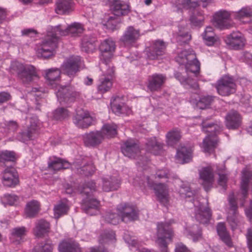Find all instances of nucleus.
<instances>
[{
  "instance_id": "f257e3e1",
  "label": "nucleus",
  "mask_w": 252,
  "mask_h": 252,
  "mask_svg": "<svg viewBox=\"0 0 252 252\" xmlns=\"http://www.w3.org/2000/svg\"><path fill=\"white\" fill-rule=\"evenodd\" d=\"M83 25L79 23L74 22L67 28L62 25L50 27L48 28L45 37L36 47V54L38 57L48 59L54 55L58 48L60 36H65L70 34L72 36H79L83 32Z\"/></svg>"
},
{
  "instance_id": "f03ea898",
  "label": "nucleus",
  "mask_w": 252,
  "mask_h": 252,
  "mask_svg": "<svg viewBox=\"0 0 252 252\" xmlns=\"http://www.w3.org/2000/svg\"><path fill=\"white\" fill-rule=\"evenodd\" d=\"M202 130L209 134L203 140V147L205 153H211L216 147L218 142L217 136L222 130V124L220 121L208 122L204 120L201 123Z\"/></svg>"
},
{
  "instance_id": "7ed1b4c3",
  "label": "nucleus",
  "mask_w": 252,
  "mask_h": 252,
  "mask_svg": "<svg viewBox=\"0 0 252 252\" xmlns=\"http://www.w3.org/2000/svg\"><path fill=\"white\" fill-rule=\"evenodd\" d=\"M138 215V210L136 209L135 206H121L118 209L117 214L109 212L103 217L107 222L116 225L120 221L127 223L137 220Z\"/></svg>"
},
{
  "instance_id": "20e7f679",
  "label": "nucleus",
  "mask_w": 252,
  "mask_h": 252,
  "mask_svg": "<svg viewBox=\"0 0 252 252\" xmlns=\"http://www.w3.org/2000/svg\"><path fill=\"white\" fill-rule=\"evenodd\" d=\"M175 60L179 64L185 65L187 72H192L195 76L199 74L200 63L192 50L182 51L176 57Z\"/></svg>"
},
{
  "instance_id": "39448f33",
  "label": "nucleus",
  "mask_w": 252,
  "mask_h": 252,
  "mask_svg": "<svg viewBox=\"0 0 252 252\" xmlns=\"http://www.w3.org/2000/svg\"><path fill=\"white\" fill-rule=\"evenodd\" d=\"M169 222L158 223L157 225V239L156 243L161 249V252H169L168 250V242L171 241L173 236V231L170 226Z\"/></svg>"
},
{
  "instance_id": "423d86ee",
  "label": "nucleus",
  "mask_w": 252,
  "mask_h": 252,
  "mask_svg": "<svg viewBox=\"0 0 252 252\" xmlns=\"http://www.w3.org/2000/svg\"><path fill=\"white\" fill-rule=\"evenodd\" d=\"M214 87L221 96H227L235 93L237 85L234 78L229 75H224L217 80Z\"/></svg>"
},
{
  "instance_id": "0eeeda50",
  "label": "nucleus",
  "mask_w": 252,
  "mask_h": 252,
  "mask_svg": "<svg viewBox=\"0 0 252 252\" xmlns=\"http://www.w3.org/2000/svg\"><path fill=\"white\" fill-rule=\"evenodd\" d=\"M16 70L18 77L24 84H29L37 77L36 68L32 65L23 64L19 63L13 66Z\"/></svg>"
},
{
  "instance_id": "6e6552de",
  "label": "nucleus",
  "mask_w": 252,
  "mask_h": 252,
  "mask_svg": "<svg viewBox=\"0 0 252 252\" xmlns=\"http://www.w3.org/2000/svg\"><path fill=\"white\" fill-rule=\"evenodd\" d=\"M95 183L90 181L85 182L79 187V191L82 197V205H99V201L94 198L93 191L95 189Z\"/></svg>"
},
{
  "instance_id": "1a4fd4ad",
  "label": "nucleus",
  "mask_w": 252,
  "mask_h": 252,
  "mask_svg": "<svg viewBox=\"0 0 252 252\" xmlns=\"http://www.w3.org/2000/svg\"><path fill=\"white\" fill-rule=\"evenodd\" d=\"M140 31L133 26L126 28L120 39V42L124 47L129 48L135 46L140 37Z\"/></svg>"
},
{
  "instance_id": "9d476101",
  "label": "nucleus",
  "mask_w": 252,
  "mask_h": 252,
  "mask_svg": "<svg viewBox=\"0 0 252 252\" xmlns=\"http://www.w3.org/2000/svg\"><path fill=\"white\" fill-rule=\"evenodd\" d=\"M82 63L81 57H71L63 63L61 66L62 72L70 78H73L80 71Z\"/></svg>"
},
{
  "instance_id": "9b49d317",
  "label": "nucleus",
  "mask_w": 252,
  "mask_h": 252,
  "mask_svg": "<svg viewBox=\"0 0 252 252\" xmlns=\"http://www.w3.org/2000/svg\"><path fill=\"white\" fill-rule=\"evenodd\" d=\"M56 95L60 103L69 105L79 97L80 94L71 87L64 86L59 89Z\"/></svg>"
},
{
  "instance_id": "f8f14e48",
  "label": "nucleus",
  "mask_w": 252,
  "mask_h": 252,
  "mask_svg": "<svg viewBox=\"0 0 252 252\" xmlns=\"http://www.w3.org/2000/svg\"><path fill=\"white\" fill-rule=\"evenodd\" d=\"M1 182L4 187L15 188L19 184V174L13 166L7 167L1 173Z\"/></svg>"
},
{
  "instance_id": "ddd939ff",
  "label": "nucleus",
  "mask_w": 252,
  "mask_h": 252,
  "mask_svg": "<svg viewBox=\"0 0 252 252\" xmlns=\"http://www.w3.org/2000/svg\"><path fill=\"white\" fill-rule=\"evenodd\" d=\"M167 77L165 74L155 73L148 76L146 81L147 89L151 92H160L166 82Z\"/></svg>"
},
{
  "instance_id": "4468645a",
  "label": "nucleus",
  "mask_w": 252,
  "mask_h": 252,
  "mask_svg": "<svg viewBox=\"0 0 252 252\" xmlns=\"http://www.w3.org/2000/svg\"><path fill=\"white\" fill-rule=\"evenodd\" d=\"M115 48V43L111 38L105 39L99 45V49L101 53L100 59L106 65L109 64Z\"/></svg>"
},
{
  "instance_id": "2eb2a0df",
  "label": "nucleus",
  "mask_w": 252,
  "mask_h": 252,
  "mask_svg": "<svg viewBox=\"0 0 252 252\" xmlns=\"http://www.w3.org/2000/svg\"><path fill=\"white\" fill-rule=\"evenodd\" d=\"M166 48V43L163 40L158 39L153 41L146 49L147 58L151 60L158 59L165 54Z\"/></svg>"
},
{
  "instance_id": "dca6fc26",
  "label": "nucleus",
  "mask_w": 252,
  "mask_h": 252,
  "mask_svg": "<svg viewBox=\"0 0 252 252\" xmlns=\"http://www.w3.org/2000/svg\"><path fill=\"white\" fill-rule=\"evenodd\" d=\"M121 150L123 154L130 158H135L140 153V146L138 142L129 139L121 145Z\"/></svg>"
},
{
  "instance_id": "f3484780",
  "label": "nucleus",
  "mask_w": 252,
  "mask_h": 252,
  "mask_svg": "<svg viewBox=\"0 0 252 252\" xmlns=\"http://www.w3.org/2000/svg\"><path fill=\"white\" fill-rule=\"evenodd\" d=\"M231 13L225 10H220L214 15V25L220 29H228L232 27L230 20Z\"/></svg>"
},
{
  "instance_id": "a211bd4d",
  "label": "nucleus",
  "mask_w": 252,
  "mask_h": 252,
  "mask_svg": "<svg viewBox=\"0 0 252 252\" xmlns=\"http://www.w3.org/2000/svg\"><path fill=\"white\" fill-rule=\"evenodd\" d=\"M30 125L27 128L19 133L18 138L21 141L25 142L33 139L38 133L39 126L36 119L32 118L30 119Z\"/></svg>"
},
{
  "instance_id": "6ab92c4d",
  "label": "nucleus",
  "mask_w": 252,
  "mask_h": 252,
  "mask_svg": "<svg viewBox=\"0 0 252 252\" xmlns=\"http://www.w3.org/2000/svg\"><path fill=\"white\" fill-rule=\"evenodd\" d=\"M110 10L117 17L126 16L129 12L128 5L120 0H108Z\"/></svg>"
},
{
  "instance_id": "aec40b11",
  "label": "nucleus",
  "mask_w": 252,
  "mask_h": 252,
  "mask_svg": "<svg viewBox=\"0 0 252 252\" xmlns=\"http://www.w3.org/2000/svg\"><path fill=\"white\" fill-rule=\"evenodd\" d=\"M227 220L232 230L240 227L244 224L243 218L237 211V206H230Z\"/></svg>"
},
{
  "instance_id": "412c9836",
  "label": "nucleus",
  "mask_w": 252,
  "mask_h": 252,
  "mask_svg": "<svg viewBox=\"0 0 252 252\" xmlns=\"http://www.w3.org/2000/svg\"><path fill=\"white\" fill-rule=\"evenodd\" d=\"M73 166L76 169L78 174L84 176H92L95 170V168L92 161H86L84 159L74 162Z\"/></svg>"
},
{
  "instance_id": "4be33fe9",
  "label": "nucleus",
  "mask_w": 252,
  "mask_h": 252,
  "mask_svg": "<svg viewBox=\"0 0 252 252\" xmlns=\"http://www.w3.org/2000/svg\"><path fill=\"white\" fill-rule=\"evenodd\" d=\"M74 124L79 128H87L93 122V118L89 113L83 110H78L73 118Z\"/></svg>"
},
{
  "instance_id": "5701e85b",
  "label": "nucleus",
  "mask_w": 252,
  "mask_h": 252,
  "mask_svg": "<svg viewBox=\"0 0 252 252\" xmlns=\"http://www.w3.org/2000/svg\"><path fill=\"white\" fill-rule=\"evenodd\" d=\"M147 184L149 187L153 188L160 202H164L167 200L168 191L166 185L163 183L155 184L151 182L150 177L146 178Z\"/></svg>"
},
{
  "instance_id": "b1692460",
  "label": "nucleus",
  "mask_w": 252,
  "mask_h": 252,
  "mask_svg": "<svg viewBox=\"0 0 252 252\" xmlns=\"http://www.w3.org/2000/svg\"><path fill=\"white\" fill-rule=\"evenodd\" d=\"M48 168L55 172L68 169L70 166V163L67 160L56 156L49 158L47 162Z\"/></svg>"
},
{
  "instance_id": "393cba45",
  "label": "nucleus",
  "mask_w": 252,
  "mask_h": 252,
  "mask_svg": "<svg viewBox=\"0 0 252 252\" xmlns=\"http://www.w3.org/2000/svg\"><path fill=\"white\" fill-rule=\"evenodd\" d=\"M225 43L233 49H240L245 45V39L242 33L239 32H233L227 35Z\"/></svg>"
},
{
  "instance_id": "a878e982",
  "label": "nucleus",
  "mask_w": 252,
  "mask_h": 252,
  "mask_svg": "<svg viewBox=\"0 0 252 252\" xmlns=\"http://www.w3.org/2000/svg\"><path fill=\"white\" fill-rule=\"evenodd\" d=\"M114 72V67L111 69V72H108L109 76L102 75L98 79L97 86V92L103 94L108 92L112 86V76Z\"/></svg>"
},
{
  "instance_id": "bb28decb",
  "label": "nucleus",
  "mask_w": 252,
  "mask_h": 252,
  "mask_svg": "<svg viewBox=\"0 0 252 252\" xmlns=\"http://www.w3.org/2000/svg\"><path fill=\"white\" fill-rule=\"evenodd\" d=\"M196 219L200 223L207 224L212 217L211 209L208 206H195Z\"/></svg>"
},
{
  "instance_id": "cd10ccee",
  "label": "nucleus",
  "mask_w": 252,
  "mask_h": 252,
  "mask_svg": "<svg viewBox=\"0 0 252 252\" xmlns=\"http://www.w3.org/2000/svg\"><path fill=\"white\" fill-rule=\"evenodd\" d=\"M241 123L242 117L237 111H231L225 116V124L228 129H237L240 126Z\"/></svg>"
},
{
  "instance_id": "c85d7f7f",
  "label": "nucleus",
  "mask_w": 252,
  "mask_h": 252,
  "mask_svg": "<svg viewBox=\"0 0 252 252\" xmlns=\"http://www.w3.org/2000/svg\"><path fill=\"white\" fill-rule=\"evenodd\" d=\"M231 16L235 20L243 23L251 22H252V6H245L238 11H233L231 12Z\"/></svg>"
},
{
  "instance_id": "c756f323",
  "label": "nucleus",
  "mask_w": 252,
  "mask_h": 252,
  "mask_svg": "<svg viewBox=\"0 0 252 252\" xmlns=\"http://www.w3.org/2000/svg\"><path fill=\"white\" fill-rule=\"evenodd\" d=\"M98 43L99 42L95 37L85 35L81 39V50L87 53L93 52L95 50Z\"/></svg>"
},
{
  "instance_id": "7c9ffc66",
  "label": "nucleus",
  "mask_w": 252,
  "mask_h": 252,
  "mask_svg": "<svg viewBox=\"0 0 252 252\" xmlns=\"http://www.w3.org/2000/svg\"><path fill=\"white\" fill-rule=\"evenodd\" d=\"M201 179L203 181L202 184L205 190L208 191L212 187L214 179V174L212 168L210 167L202 168L199 172Z\"/></svg>"
},
{
  "instance_id": "2f4dec72",
  "label": "nucleus",
  "mask_w": 252,
  "mask_h": 252,
  "mask_svg": "<svg viewBox=\"0 0 252 252\" xmlns=\"http://www.w3.org/2000/svg\"><path fill=\"white\" fill-rule=\"evenodd\" d=\"M104 138L99 131H91L85 135L84 142L87 146L95 147L99 145Z\"/></svg>"
},
{
  "instance_id": "473e14b6",
  "label": "nucleus",
  "mask_w": 252,
  "mask_h": 252,
  "mask_svg": "<svg viewBox=\"0 0 252 252\" xmlns=\"http://www.w3.org/2000/svg\"><path fill=\"white\" fill-rule=\"evenodd\" d=\"M146 150L154 155H159L163 150V144L157 140L156 137L148 139L146 144Z\"/></svg>"
},
{
  "instance_id": "72a5a7b5",
  "label": "nucleus",
  "mask_w": 252,
  "mask_h": 252,
  "mask_svg": "<svg viewBox=\"0 0 252 252\" xmlns=\"http://www.w3.org/2000/svg\"><path fill=\"white\" fill-rule=\"evenodd\" d=\"M217 231L221 240L228 247H232L233 242L224 222H219L217 225Z\"/></svg>"
},
{
  "instance_id": "f704fd0d",
  "label": "nucleus",
  "mask_w": 252,
  "mask_h": 252,
  "mask_svg": "<svg viewBox=\"0 0 252 252\" xmlns=\"http://www.w3.org/2000/svg\"><path fill=\"white\" fill-rule=\"evenodd\" d=\"M50 230V224L49 222L44 219L37 220L35 223L33 232L35 236L41 237L48 233Z\"/></svg>"
},
{
  "instance_id": "c9c22d12",
  "label": "nucleus",
  "mask_w": 252,
  "mask_h": 252,
  "mask_svg": "<svg viewBox=\"0 0 252 252\" xmlns=\"http://www.w3.org/2000/svg\"><path fill=\"white\" fill-rule=\"evenodd\" d=\"M102 181V189L106 192L117 190L121 185L120 181L115 177L104 178Z\"/></svg>"
},
{
  "instance_id": "e433bc0d",
  "label": "nucleus",
  "mask_w": 252,
  "mask_h": 252,
  "mask_svg": "<svg viewBox=\"0 0 252 252\" xmlns=\"http://www.w3.org/2000/svg\"><path fill=\"white\" fill-rule=\"evenodd\" d=\"M74 2L72 0H58L56 3V12L64 14L72 10Z\"/></svg>"
},
{
  "instance_id": "4c0bfd02",
  "label": "nucleus",
  "mask_w": 252,
  "mask_h": 252,
  "mask_svg": "<svg viewBox=\"0 0 252 252\" xmlns=\"http://www.w3.org/2000/svg\"><path fill=\"white\" fill-rule=\"evenodd\" d=\"M59 252H81L77 243L73 240L63 241L59 246Z\"/></svg>"
},
{
  "instance_id": "58836bf2",
  "label": "nucleus",
  "mask_w": 252,
  "mask_h": 252,
  "mask_svg": "<svg viewBox=\"0 0 252 252\" xmlns=\"http://www.w3.org/2000/svg\"><path fill=\"white\" fill-rule=\"evenodd\" d=\"M176 159L181 163L189 162L192 158V150L189 147H181L178 150L176 155Z\"/></svg>"
},
{
  "instance_id": "ea45409f",
  "label": "nucleus",
  "mask_w": 252,
  "mask_h": 252,
  "mask_svg": "<svg viewBox=\"0 0 252 252\" xmlns=\"http://www.w3.org/2000/svg\"><path fill=\"white\" fill-rule=\"evenodd\" d=\"M242 181L241 182V194L243 199H245L248 195V186L250 178L251 173L247 169H243L242 172Z\"/></svg>"
},
{
  "instance_id": "a19ab883",
  "label": "nucleus",
  "mask_w": 252,
  "mask_h": 252,
  "mask_svg": "<svg viewBox=\"0 0 252 252\" xmlns=\"http://www.w3.org/2000/svg\"><path fill=\"white\" fill-rule=\"evenodd\" d=\"M166 138L168 145L174 146L179 141L181 138L180 130L177 128H173L167 133Z\"/></svg>"
},
{
  "instance_id": "79ce46f5",
  "label": "nucleus",
  "mask_w": 252,
  "mask_h": 252,
  "mask_svg": "<svg viewBox=\"0 0 252 252\" xmlns=\"http://www.w3.org/2000/svg\"><path fill=\"white\" fill-rule=\"evenodd\" d=\"M117 126L115 124H104L99 131L102 133L103 138H111L117 135Z\"/></svg>"
},
{
  "instance_id": "37998d69",
  "label": "nucleus",
  "mask_w": 252,
  "mask_h": 252,
  "mask_svg": "<svg viewBox=\"0 0 252 252\" xmlns=\"http://www.w3.org/2000/svg\"><path fill=\"white\" fill-rule=\"evenodd\" d=\"M204 20V17L203 12L198 10H194L189 18L191 25L198 27H200L203 25Z\"/></svg>"
},
{
  "instance_id": "c03bdc74",
  "label": "nucleus",
  "mask_w": 252,
  "mask_h": 252,
  "mask_svg": "<svg viewBox=\"0 0 252 252\" xmlns=\"http://www.w3.org/2000/svg\"><path fill=\"white\" fill-rule=\"evenodd\" d=\"M45 78L51 84L52 81L58 80L60 77L61 70L58 68H51L45 70Z\"/></svg>"
},
{
  "instance_id": "a18cd8bd",
  "label": "nucleus",
  "mask_w": 252,
  "mask_h": 252,
  "mask_svg": "<svg viewBox=\"0 0 252 252\" xmlns=\"http://www.w3.org/2000/svg\"><path fill=\"white\" fill-rule=\"evenodd\" d=\"M213 101L214 97L212 96H201L196 103V106L200 109H207L210 107Z\"/></svg>"
},
{
  "instance_id": "49530a36",
  "label": "nucleus",
  "mask_w": 252,
  "mask_h": 252,
  "mask_svg": "<svg viewBox=\"0 0 252 252\" xmlns=\"http://www.w3.org/2000/svg\"><path fill=\"white\" fill-rule=\"evenodd\" d=\"M69 116V111L63 107L58 108L53 112V118L56 120L63 121L67 119Z\"/></svg>"
},
{
  "instance_id": "de8ad7c7",
  "label": "nucleus",
  "mask_w": 252,
  "mask_h": 252,
  "mask_svg": "<svg viewBox=\"0 0 252 252\" xmlns=\"http://www.w3.org/2000/svg\"><path fill=\"white\" fill-rule=\"evenodd\" d=\"M120 100V97L116 96L114 98L113 100L111 101V107L113 110L116 113L122 114L124 113V109L126 107L125 104L124 102H119Z\"/></svg>"
},
{
  "instance_id": "09e8293b",
  "label": "nucleus",
  "mask_w": 252,
  "mask_h": 252,
  "mask_svg": "<svg viewBox=\"0 0 252 252\" xmlns=\"http://www.w3.org/2000/svg\"><path fill=\"white\" fill-rule=\"evenodd\" d=\"M16 160V154L13 151H4L0 153V162H15Z\"/></svg>"
},
{
  "instance_id": "8fccbe9b",
  "label": "nucleus",
  "mask_w": 252,
  "mask_h": 252,
  "mask_svg": "<svg viewBox=\"0 0 252 252\" xmlns=\"http://www.w3.org/2000/svg\"><path fill=\"white\" fill-rule=\"evenodd\" d=\"M27 230L24 226L17 227L13 228L11 231V237L13 239L21 240L26 235Z\"/></svg>"
},
{
  "instance_id": "3c124183",
  "label": "nucleus",
  "mask_w": 252,
  "mask_h": 252,
  "mask_svg": "<svg viewBox=\"0 0 252 252\" xmlns=\"http://www.w3.org/2000/svg\"><path fill=\"white\" fill-rule=\"evenodd\" d=\"M178 192L181 196L184 197H190L193 195L189 184L186 182H182Z\"/></svg>"
},
{
  "instance_id": "603ef678",
  "label": "nucleus",
  "mask_w": 252,
  "mask_h": 252,
  "mask_svg": "<svg viewBox=\"0 0 252 252\" xmlns=\"http://www.w3.org/2000/svg\"><path fill=\"white\" fill-rule=\"evenodd\" d=\"M39 206H26L25 208V215L26 218H34L39 212Z\"/></svg>"
},
{
  "instance_id": "864d4df0",
  "label": "nucleus",
  "mask_w": 252,
  "mask_h": 252,
  "mask_svg": "<svg viewBox=\"0 0 252 252\" xmlns=\"http://www.w3.org/2000/svg\"><path fill=\"white\" fill-rule=\"evenodd\" d=\"M19 197L14 194H5L4 195L2 201L4 205H14L18 202Z\"/></svg>"
},
{
  "instance_id": "5fc2aeb1",
  "label": "nucleus",
  "mask_w": 252,
  "mask_h": 252,
  "mask_svg": "<svg viewBox=\"0 0 252 252\" xmlns=\"http://www.w3.org/2000/svg\"><path fill=\"white\" fill-rule=\"evenodd\" d=\"M177 41L180 45L188 43L191 39V35L188 32L180 31L176 37Z\"/></svg>"
},
{
  "instance_id": "6e6d98bb",
  "label": "nucleus",
  "mask_w": 252,
  "mask_h": 252,
  "mask_svg": "<svg viewBox=\"0 0 252 252\" xmlns=\"http://www.w3.org/2000/svg\"><path fill=\"white\" fill-rule=\"evenodd\" d=\"M36 252H52L53 245L49 240L46 241L44 243L39 244L35 248Z\"/></svg>"
},
{
  "instance_id": "4d7b16f0",
  "label": "nucleus",
  "mask_w": 252,
  "mask_h": 252,
  "mask_svg": "<svg viewBox=\"0 0 252 252\" xmlns=\"http://www.w3.org/2000/svg\"><path fill=\"white\" fill-rule=\"evenodd\" d=\"M53 210L55 218L58 219L62 216L67 214L69 207L68 206H55Z\"/></svg>"
},
{
  "instance_id": "13d9d810",
  "label": "nucleus",
  "mask_w": 252,
  "mask_h": 252,
  "mask_svg": "<svg viewBox=\"0 0 252 252\" xmlns=\"http://www.w3.org/2000/svg\"><path fill=\"white\" fill-rule=\"evenodd\" d=\"M82 210L90 216L95 215L99 213V206H82Z\"/></svg>"
},
{
  "instance_id": "bf43d9fd",
  "label": "nucleus",
  "mask_w": 252,
  "mask_h": 252,
  "mask_svg": "<svg viewBox=\"0 0 252 252\" xmlns=\"http://www.w3.org/2000/svg\"><path fill=\"white\" fill-rule=\"evenodd\" d=\"M119 17L110 16L105 24L107 29L114 31L116 29L118 24L119 23Z\"/></svg>"
},
{
  "instance_id": "052dcab7",
  "label": "nucleus",
  "mask_w": 252,
  "mask_h": 252,
  "mask_svg": "<svg viewBox=\"0 0 252 252\" xmlns=\"http://www.w3.org/2000/svg\"><path fill=\"white\" fill-rule=\"evenodd\" d=\"M115 238V233L113 231L104 232L100 235L99 243L100 244L106 243L109 240H112Z\"/></svg>"
},
{
  "instance_id": "680f3d73",
  "label": "nucleus",
  "mask_w": 252,
  "mask_h": 252,
  "mask_svg": "<svg viewBox=\"0 0 252 252\" xmlns=\"http://www.w3.org/2000/svg\"><path fill=\"white\" fill-rule=\"evenodd\" d=\"M18 127V125L15 121H10L5 124V130L8 132H15Z\"/></svg>"
},
{
  "instance_id": "e2e57ef3",
  "label": "nucleus",
  "mask_w": 252,
  "mask_h": 252,
  "mask_svg": "<svg viewBox=\"0 0 252 252\" xmlns=\"http://www.w3.org/2000/svg\"><path fill=\"white\" fill-rule=\"evenodd\" d=\"M182 3L184 8H195L198 5L197 0H182Z\"/></svg>"
},
{
  "instance_id": "0e129e2a",
  "label": "nucleus",
  "mask_w": 252,
  "mask_h": 252,
  "mask_svg": "<svg viewBox=\"0 0 252 252\" xmlns=\"http://www.w3.org/2000/svg\"><path fill=\"white\" fill-rule=\"evenodd\" d=\"M170 175L169 170L167 168H164L157 171L156 178H158L159 179H168Z\"/></svg>"
},
{
  "instance_id": "69168bd1",
  "label": "nucleus",
  "mask_w": 252,
  "mask_h": 252,
  "mask_svg": "<svg viewBox=\"0 0 252 252\" xmlns=\"http://www.w3.org/2000/svg\"><path fill=\"white\" fill-rule=\"evenodd\" d=\"M214 34H202V36L205 43L208 46H212L216 41Z\"/></svg>"
},
{
  "instance_id": "338daca9",
  "label": "nucleus",
  "mask_w": 252,
  "mask_h": 252,
  "mask_svg": "<svg viewBox=\"0 0 252 252\" xmlns=\"http://www.w3.org/2000/svg\"><path fill=\"white\" fill-rule=\"evenodd\" d=\"M22 35L28 37H34L37 34V31L32 28L25 29L22 31Z\"/></svg>"
},
{
  "instance_id": "774afa93",
  "label": "nucleus",
  "mask_w": 252,
  "mask_h": 252,
  "mask_svg": "<svg viewBox=\"0 0 252 252\" xmlns=\"http://www.w3.org/2000/svg\"><path fill=\"white\" fill-rule=\"evenodd\" d=\"M247 245L250 252H252V230L248 229L246 234Z\"/></svg>"
}]
</instances>
